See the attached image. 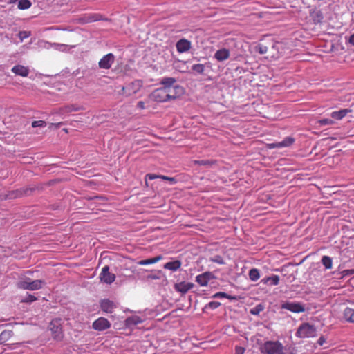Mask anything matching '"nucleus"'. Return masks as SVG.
Here are the masks:
<instances>
[{
    "label": "nucleus",
    "instance_id": "1",
    "mask_svg": "<svg viewBox=\"0 0 354 354\" xmlns=\"http://www.w3.org/2000/svg\"><path fill=\"white\" fill-rule=\"evenodd\" d=\"M176 80L174 77H164L160 82V87L156 88V102H166L175 99L182 91L179 86H174Z\"/></svg>",
    "mask_w": 354,
    "mask_h": 354
},
{
    "label": "nucleus",
    "instance_id": "2",
    "mask_svg": "<svg viewBox=\"0 0 354 354\" xmlns=\"http://www.w3.org/2000/svg\"><path fill=\"white\" fill-rule=\"evenodd\" d=\"M45 284V281L40 279L31 281L30 278L26 277L21 279L17 283V286L19 289L37 290L42 288Z\"/></svg>",
    "mask_w": 354,
    "mask_h": 354
},
{
    "label": "nucleus",
    "instance_id": "3",
    "mask_svg": "<svg viewBox=\"0 0 354 354\" xmlns=\"http://www.w3.org/2000/svg\"><path fill=\"white\" fill-rule=\"evenodd\" d=\"M263 354H283V346L278 341H266L261 346Z\"/></svg>",
    "mask_w": 354,
    "mask_h": 354
},
{
    "label": "nucleus",
    "instance_id": "4",
    "mask_svg": "<svg viewBox=\"0 0 354 354\" xmlns=\"http://www.w3.org/2000/svg\"><path fill=\"white\" fill-rule=\"evenodd\" d=\"M316 335V328L313 325L309 323H304L298 328L296 336L299 338H309L315 337Z\"/></svg>",
    "mask_w": 354,
    "mask_h": 354
},
{
    "label": "nucleus",
    "instance_id": "5",
    "mask_svg": "<svg viewBox=\"0 0 354 354\" xmlns=\"http://www.w3.org/2000/svg\"><path fill=\"white\" fill-rule=\"evenodd\" d=\"M142 86V82L141 80H137L132 82L127 86H122V91L126 96H131L133 94L137 93L140 88Z\"/></svg>",
    "mask_w": 354,
    "mask_h": 354
},
{
    "label": "nucleus",
    "instance_id": "6",
    "mask_svg": "<svg viewBox=\"0 0 354 354\" xmlns=\"http://www.w3.org/2000/svg\"><path fill=\"white\" fill-rule=\"evenodd\" d=\"M49 328L51 330L52 333L54 335V337L55 339L62 338V319L60 318L53 319L49 324Z\"/></svg>",
    "mask_w": 354,
    "mask_h": 354
},
{
    "label": "nucleus",
    "instance_id": "7",
    "mask_svg": "<svg viewBox=\"0 0 354 354\" xmlns=\"http://www.w3.org/2000/svg\"><path fill=\"white\" fill-rule=\"evenodd\" d=\"M281 308L295 313H304L305 311L304 306L299 302L286 301L281 304Z\"/></svg>",
    "mask_w": 354,
    "mask_h": 354
},
{
    "label": "nucleus",
    "instance_id": "8",
    "mask_svg": "<svg viewBox=\"0 0 354 354\" xmlns=\"http://www.w3.org/2000/svg\"><path fill=\"white\" fill-rule=\"evenodd\" d=\"M216 276L209 271L205 272L196 277V282L200 286H207L211 280L216 279Z\"/></svg>",
    "mask_w": 354,
    "mask_h": 354
},
{
    "label": "nucleus",
    "instance_id": "9",
    "mask_svg": "<svg viewBox=\"0 0 354 354\" xmlns=\"http://www.w3.org/2000/svg\"><path fill=\"white\" fill-rule=\"evenodd\" d=\"M100 279L101 281L111 284L115 281V275L109 272V267L108 266H105L102 268V272L100 274Z\"/></svg>",
    "mask_w": 354,
    "mask_h": 354
},
{
    "label": "nucleus",
    "instance_id": "10",
    "mask_svg": "<svg viewBox=\"0 0 354 354\" xmlns=\"http://www.w3.org/2000/svg\"><path fill=\"white\" fill-rule=\"evenodd\" d=\"M92 327L93 329L102 331L111 327V323L104 317H100L93 322Z\"/></svg>",
    "mask_w": 354,
    "mask_h": 354
},
{
    "label": "nucleus",
    "instance_id": "11",
    "mask_svg": "<svg viewBox=\"0 0 354 354\" xmlns=\"http://www.w3.org/2000/svg\"><path fill=\"white\" fill-rule=\"evenodd\" d=\"M114 55L112 53H108L100 59L98 65L100 68L109 69L114 63Z\"/></svg>",
    "mask_w": 354,
    "mask_h": 354
},
{
    "label": "nucleus",
    "instance_id": "12",
    "mask_svg": "<svg viewBox=\"0 0 354 354\" xmlns=\"http://www.w3.org/2000/svg\"><path fill=\"white\" fill-rule=\"evenodd\" d=\"M191 42L186 39H180L176 44L177 51L180 53L187 52L191 48Z\"/></svg>",
    "mask_w": 354,
    "mask_h": 354
},
{
    "label": "nucleus",
    "instance_id": "13",
    "mask_svg": "<svg viewBox=\"0 0 354 354\" xmlns=\"http://www.w3.org/2000/svg\"><path fill=\"white\" fill-rule=\"evenodd\" d=\"M193 287L194 283L185 281L177 283L174 285V289L181 294L187 293L189 290L192 289Z\"/></svg>",
    "mask_w": 354,
    "mask_h": 354
},
{
    "label": "nucleus",
    "instance_id": "14",
    "mask_svg": "<svg viewBox=\"0 0 354 354\" xmlns=\"http://www.w3.org/2000/svg\"><path fill=\"white\" fill-rule=\"evenodd\" d=\"M11 71L16 75H19L24 77H28L30 73V70L28 67L20 64L14 66L12 68Z\"/></svg>",
    "mask_w": 354,
    "mask_h": 354
},
{
    "label": "nucleus",
    "instance_id": "15",
    "mask_svg": "<svg viewBox=\"0 0 354 354\" xmlns=\"http://www.w3.org/2000/svg\"><path fill=\"white\" fill-rule=\"evenodd\" d=\"M100 307L104 312L111 313L115 308V305L112 301L109 299H103L100 302Z\"/></svg>",
    "mask_w": 354,
    "mask_h": 354
},
{
    "label": "nucleus",
    "instance_id": "16",
    "mask_svg": "<svg viewBox=\"0 0 354 354\" xmlns=\"http://www.w3.org/2000/svg\"><path fill=\"white\" fill-rule=\"evenodd\" d=\"M230 50L226 48L218 50L214 54V58L218 62H223L230 57Z\"/></svg>",
    "mask_w": 354,
    "mask_h": 354
},
{
    "label": "nucleus",
    "instance_id": "17",
    "mask_svg": "<svg viewBox=\"0 0 354 354\" xmlns=\"http://www.w3.org/2000/svg\"><path fill=\"white\" fill-rule=\"evenodd\" d=\"M182 263L179 260L169 261L164 264L163 268L172 272L178 270L181 267Z\"/></svg>",
    "mask_w": 354,
    "mask_h": 354
},
{
    "label": "nucleus",
    "instance_id": "18",
    "mask_svg": "<svg viewBox=\"0 0 354 354\" xmlns=\"http://www.w3.org/2000/svg\"><path fill=\"white\" fill-rule=\"evenodd\" d=\"M310 17L315 24L321 23L323 19V15L320 10H311L310 12Z\"/></svg>",
    "mask_w": 354,
    "mask_h": 354
},
{
    "label": "nucleus",
    "instance_id": "19",
    "mask_svg": "<svg viewBox=\"0 0 354 354\" xmlns=\"http://www.w3.org/2000/svg\"><path fill=\"white\" fill-rule=\"evenodd\" d=\"M351 111L347 109H342L337 111H333L331 113V117L335 120H342L344 118L348 113H350Z\"/></svg>",
    "mask_w": 354,
    "mask_h": 354
},
{
    "label": "nucleus",
    "instance_id": "20",
    "mask_svg": "<svg viewBox=\"0 0 354 354\" xmlns=\"http://www.w3.org/2000/svg\"><path fill=\"white\" fill-rule=\"evenodd\" d=\"M79 110H80V107H79V106H77L73 104L67 105V106L60 108L59 114L64 115L66 113H71L73 111H77Z\"/></svg>",
    "mask_w": 354,
    "mask_h": 354
},
{
    "label": "nucleus",
    "instance_id": "21",
    "mask_svg": "<svg viewBox=\"0 0 354 354\" xmlns=\"http://www.w3.org/2000/svg\"><path fill=\"white\" fill-rule=\"evenodd\" d=\"M344 317L347 322L354 323V309L347 307L344 310Z\"/></svg>",
    "mask_w": 354,
    "mask_h": 354
},
{
    "label": "nucleus",
    "instance_id": "22",
    "mask_svg": "<svg viewBox=\"0 0 354 354\" xmlns=\"http://www.w3.org/2000/svg\"><path fill=\"white\" fill-rule=\"evenodd\" d=\"M279 277L278 275H272L262 280V282L265 284L269 283L271 286H277L279 283Z\"/></svg>",
    "mask_w": 354,
    "mask_h": 354
},
{
    "label": "nucleus",
    "instance_id": "23",
    "mask_svg": "<svg viewBox=\"0 0 354 354\" xmlns=\"http://www.w3.org/2000/svg\"><path fill=\"white\" fill-rule=\"evenodd\" d=\"M13 333L11 330H3L0 334V344H3L8 342L12 336Z\"/></svg>",
    "mask_w": 354,
    "mask_h": 354
},
{
    "label": "nucleus",
    "instance_id": "24",
    "mask_svg": "<svg viewBox=\"0 0 354 354\" xmlns=\"http://www.w3.org/2000/svg\"><path fill=\"white\" fill-rule=\"evenodd\" d=\"M216 163V160H194L193 164L195 165H201V166H206V167H212V165Z\"/></svg>",
    "mask_w": 354,
    "mask_h": 354
},
{
    "label": "nucleus",
    "instance_id": "25",
    "mask_svg": "<svg viewBox=\"0 0 354 354\" xmlns=\"http://www.w3.org/2000/svg\"><path fill=\"white\" fill-rule=\"evenodd\" d=\"M141 322H142V320L138 316H132V317H128L125 320V324L129 327H131L132 326H135V325H136V324H138L139 323H141Z\"/></svg>",
    "mask_w": 354,
    "mask_h": 354
},
{
    "label": "nucleus",
    "instance_id": "26",
    "mask_svg": "<svg viewBox=\"0 0 354 354\" xmlns=\"http://www.w3.org/2000/svg\"><path fill=\"white\" fill-rule=\"evenodd\" d=\"M156 179H160L165 180L166 183L173 185L177 183V180L175 178L168 177L163 175H156Z\"/></svg>",
    "mask_w": 354,
    "mask_h": 354
},
{
    "label": "nucleus",
    "instance_id": "27",
    "mask_svg": "<svg viewBox=\"0 0 354 354\" xmlns=\"http://www.w3.org/2000/svg\"><path fill=\"white\" fill-rule=\"evenodd\" d=\"M322 263L326 269H331L333 266L332 259L328 256H323L322 258Z\"/></svg>",
    "mask_w": 354,
    "mask_h": 354
},
{
    "label": "nucleus",
    "instance_id": "28",
    "mask_svg": "<svg viewBox=\"0 0 354 354\" xmlns=\"http://www.w3.org/2000/svg\"><path fill=\"white\" fill-rule=\"evenodd\" d=\"M250 279L252 281H256L260 277L259 270L257 268H252L249 271Z\"/></svg>",
    "mask_w": 354,
    "mask_h": 354
},
{
    "label": "nucleus",
    "instance_id": "29",
    "mask_svg": "<svg viewBox=\"0 0 354 354\" xmlns=\"http://www.w3.org/2000/svg\"><path fill=\"white\" fill-rule=\"evenodd\" d=\"M31 5L32 3L29 0H19L17 7L20 10H26L28 9Z\"/></svg>",
    "mask_w": 354,
    "mask_h": 354
},
{
    "label": "nucleus",
    "instance_id": "30",
    "mask_svg": "<svg viewBox=\"0 0 354 354\" xmlns=\"http://www.w3.org/2000/svg\"><path fill=\"white\" fill-rule=\"evenodd\" d=\"M213 297L214 298H227L230 300H236V297L235 296H232V295H227V293L223 292H218L215 293L213 295Z\"/></svg>",
    "mask_w": 354,
    "mask_h": 354
},
{
    "label": "nucleus",
    "instance_id": "31",
    "mask_svg": "<svg viewBox=\"0 0 354 354\" xmlns=\"http://www.w3.org/2000/svg\"><path fill=\"white\" fill-rule=\"evenodd\" d=\"M192 70L198 74H203L205 71V66L202 64H196L192 66Z\"/></svg>",
    "mask_w": 354,
    "mask_h": 354
},
{
    "label": "nucleus",
    "instance_id": "32",
    "mask_svg": "<svg viewBox=\"0 0 354 354\" xmlns=\"http://www.w3.org/2000/svg\"><path fill=\"white\" fill-rule=\"evenodd\" d=\"M295 142V139L292 137H286L284 140L280 143L281 144V147H286L292 145Z\"/></svg>",
    "mask_w": 354,
    "mask_h": 354
},
{
    "label": "nucleus",
    "instance_id": "33",
    "mask_svg": "<svg viewBox=\"0 0 354 354\" xmlns=\"http://www.w3.org/2000/svg\"><path fill=\"white\" fill-rule=\"evenodd\" d=\"M264 309L262 304H258L250 310V313L254 315H258Z\"/></svg>",
    "mask_w": 354,
    "mask_h": 354
},
{
    "label": "nucleus",
    "instance_id": "34",
    "mask_svg": "<svg viewBox=\"0 0 354 354\" xmlns=\"http://www.w3.org/2000/svg\"><path fill=\"white\" fill-rule=\"evenodd\" d=\"M256 51L261 55H263L268 53V47L262 44H259L256 46Z\"/></svg>",
    "mask_w": 354,
    "mask_h": 354
},
{
    "label": "nucleus",
    "instance_id": "35",
    "mask_svg": "<svg viewBox=\"0 0 354 354\" xmlns=\"http://www.w3.org/2000/svg\"><path fill=\"white\" fill-rule=\"evenodd\" d=\"M210 261L214 262V263H216L220 264V265H222V264L225 263L223 257H221L220 255H216V256H214L213 257H211L210 258Z\"/></svg>",
    "mask_w": 354,
    "mask_h": 354
},
{
    "label": "nucleus",
    "instance_id": "36",
    "mask_svg": "<svg viewBox=\"0 0 354 354\" xmlns=\"http://www.w3.org/2000/svg\"><path fill=\"white\" fill-rule=\"evenodd\" d=\"M31 35L30 31H20L18 34L19 38L22 41L24 39L29 37Z\"/></svg>",
    "mask_w": 354,
    "mask_h": 354
},
{
    "label": "nucleus",
    "instance_id": "37",
    "mask_svg": "<svg viewBox=\"0 0 354 354\" xmlns=\"http://www.w3.org/2000/svg\"><path fill=\"white\" fill-rule=\"evenodd\" d=\"M221 306V303L218 301H210L205 305L206 308L216 309Z\"/></svg>",
    "mask_w": 354,
    "mask_h": 354
},
{
    "label": "nucleus",
    "instance_id": "38",
    "mask_svg": "<svg viewBox=\"0 0 354 354\" xmlns=\"http://www.w3.org/2000/svg\"><path fill=\"white\" fill-rule=\"evenodd\" d=\"M317 122L321 126L331 125L334 123L333 120L328 118L319 120Z\"/></svg>",
    "mask_w": 354,
    "mask_h": 354
},
{
    "label": "nucleus",
    "instance_id": "39",
    "mask_svg": "<svg viewBox=\"0 0 354 354\" xmlns=\"http://www.w3.org/2000/svg\"><path fill=\"white\" fill-rule=\"evenodd\" d=\"M37 300V297L32 295L29 294L26 298L21 300L24 303H31Z\"/></svg>",
    "mask_w": 354,
    "mask_h": 354
},
{
    "label": "nucleus",
    "instance_id": "40",
    "mask_svg": "<svg viewBox=\"0 0 354 354\" xmlns=\"http://www.w3.org/2000/svg\"><path fill=\"white\" fill-rule=\"evenodd\" d=\"M46 122L43 121V120H35L32 122V127H46Z\"/></svg>",
    "mask_w": 354,
    "mask_h": 354
},
{
    "label": "nucleus",
    "instance_id": "41",
    "mask_svg": "<svg viewBox=\"0 0 354 354\" xmlns=\"http://www.w3.org/2000/svg\"><path fill=\"white\" fill-rule=\"evenodd\" d=\"M155 263V257L150 258L146 260H141L138 262L139 265L145 266Z\"/></svg>",
    "mask_w": 354,
    "mask_h": 354
},
{
    "label": "nucleus",
    "instance_id": "42",
    "mask_svg": "<svg viewBox=\"0 0 354 354\" xmlns=\"http://www.w3.org/2000/svg\"><path fill=\"white\" fill-rule=\"evenodd\" d=\"M267 147L270 149H274V148H282L281 147V144L280 143V142L269 143V144L267 145Z\"/></svg>",
    "mask_w": 354,
    "mask_h": 354
},
{
    "label": "nucleus",
    "instance_id": "43",
    "mask_svg": "<svg viewBox=\"0 0 354 354\" xmlns=\"http://www.w3.org/2000/svg\"><path fill=\"white\" fill-rule=\"evenodd\" d=\"M326 339L325 338V337H324V336H321V337L318 339V340H317V343L319 346H324V344L326 343Z\"/></svg>",
    "mask_w": 354,
    "mask_h": 354
},
{
    "label": "nucleus",
    "instance_id": "44",
    "mask_svg": "<svg viewBox=\"0 0 354 354\" xmlns=\"http://www.w3.org/2000/svg\"><path fill=\"white\" fill-rule=\"evenodd\" d=\"M342 273L343 276L354 274V269L344 270L342 271Z\"/></svg>",
    "mask_w": 354,
    "mask_h": 354
},
{
    "label": "nucleus",
    "instance_id": "45",
    "mask_svg": "<svg viewBox=\"0 0 354 354\" xmlns=\"http://www.w3.org/2000/svg\"><path fill=\"white\" fill-rule=\"evenodd\" d=\"M245 351L244 348L241 346H236L235 348V354H243Z\"/></svg>",
    "mask_w": 354,
    "mask_h": 354
},
{
    "label": "nucleus",
    "instance_id": "46",
    "mask_svg": "<svg viewBox=\"0 0 354 354\" xmlns=\"http://www.w3.org/2000/svg\"><path fill=\"white\" fill-rule=\"evenodd\" d=\"M138 107L140 109H145V103L144 102L142 101H140L138 102V104H137Z\"/></svg>",
    "mask_w": 354,
    "mask_h": 354
},
{
    "label": "nucleus",
    "instance_id": "47",
    "mask_svg": "<svg viewBox=\"0 0 354 354\" xmlns=\"http://www.w3.org/2000/svg\"><path fill=\"white\" fill-rule=\"evenodd\" d=\"M147 179H149V180L155 179V174H147L146 176V183H147Z\"/></svg>",
    "mask_w": 354,
    "mask_h": 354
},
{
    "label": "nucleus",
    "instance_id": "48",
    "mask_svg": "<svg viewBox=\"0 0 354 354\" xmlns=\"http://www.w3.org/2000/svg\"><path fill=\"white\" fill-rule=\"evenodd\" d=\"M349 43L354 46V33L350 37Z\"/></svg>",
    "mask_w": 354,
    "mask_h": 354
},
{
    "label": "nucleus",
    "instance_id": "49",
    "mask_svg": "<svg viewBox=\"0 0 354 354\" xmlns=\"http://www.w3.org/2000/svg\"><path fill=\"white\" fill-rule=\"evenodd\" d=\"M62 124V122L51 123L50 126H55V127H59Z\"/></svg>",
    "mask_w": 354,
    "mask_h": 354
},
{
    "label": "nucleus",
    "instance_id": "50",
    "mask_svg": "<svg viewBox=\"0 0 354 354\" xmlns=\"http://www.w3.org/2000/svg\"><path fill=\"white\" fill-rule=\"evenodd\" d=\"M161 259V257H156V261L158 262Z\"/></svg>",
    "mask_w": 354,
    "mask_h": 354
}]
</instances>
